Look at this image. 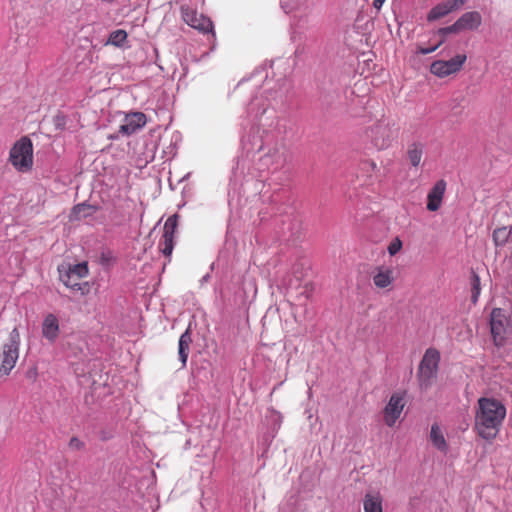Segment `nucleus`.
<instances>
[{"label": "nucleus", "mask_w": 512, "mask_h": 512, "mask_svg": "<svg viewBox=\"0 0 512 512\" xmlns=\"http://www.w3.org/2000/svg\"><path fill=\"white\" fill-rule=\"evenodd\" d=\"M443 43H444V40L440 39V41L436 45H434L432 47H429V48H423L421 46H418L416 52L419 53V54H422V55H426V54L434 52Z\"/></svg>", "instance_id": "c756f323"}, {"label": "nucleus", "mask_w": 512, "mask_h": 512, "mask_svg": "<svg viewBox=\"0 0 512 512\" xmlns=\"http://www.w3.org/2000/svg\"><path fill=\"white\" fill-rule=\"evenodd\" d=\"M440 359V352L436 348H428L425 351L418 368L438 371Z\"/></svg>", "instance_id": "2eb2a0df"}, {"label": "nucleus", "mask_w": 512, "mask_h": 512, "mask_svg": "<svg viewBox=\"0 0 512 512\" xmlns=\"http://www.w3.org/2000/svg\"><path fill=\"white\" fill-rule=\"evenodd\" d=\"M146 123V116L142 112H133L127 114L123 123L119 127V132L123 135L129 136L135 133L138 129L142 128Z\"/></svg>", "instance_id": "f8f14e48"}, {"label": "nucleus", "mask_w": 512, "mask_h": 512, "mask_svg": "<svg viewBox=\"0 0 512 512\" xmlns=\"http://www.w3.org/2000/svg\"><path fill=\"white\" fill-rule=\"evenodd\" d=\"M511 235V229L507 227H500L493 232V241L496 246H503L507 243Z\"/></svg>", "instance_id": "5701e85b"}, {"label": "nucleus", "mask_w": 512, "mask_h": 512, "mask_svg": "<svg viewBox=\"0 0 512 512\" xmlns=\"http://www.w3.org/2000/svg\"><path fill=\"white\" fill-rule=\"evenodd\" d=\"M430 441L433 444L435 448H437L439 451L446 453L448 450V445L446 442V439L444 437V434L440 428V426L437 423H434L431 426L430 430Z\"/></svg>", "instance_id": "6ab92c4d"}, {"label": "nucleus", "mask_w": 512, "mask_h": 512, "mask_svg": "<svg viewBox=\"0 0 512 512\" xmlns=\"http://www.w3.org/2000/svg\"><path fill=\"white\" fill-rule=\"evenodd\" d=\"M458 32H460V30H459V27L457 26V23L455 22L451 26L440 28L437 31V34L440 35L441 39H443L445 41L446 35L451 34V33H458Z\"/></svg>", "instance_id": "cd10ccee"}, {"label": "nucleus", "mask_w": 512, "mask_h": 512, "mask_svg": "<svg viewBox=\"0 0 512 512\" xmlns=\"http://www.w3.org/2000/svg\"><path fill=\"white\" fill-rule=\"evenodd\" d=\"M424 145L420 142L411 143L407 148V158L413 167H418L422 161Z\"/></svg>", "instance_id": "4be33fe9"}, {"label": "nucleus", "mask_w": 512, "mask_h": 512, "mask_svg": "<svg viewBox=\"0 0 512 512\" xmlns=\"http://www.w3.org/2000/svg\"><path fill=\"white\" fill-rule=\"evenodd\" d=\"M509 326L507 313L501 308H494L490 314V328L496 346L504 344Z\"/></svg>", "instance_id": "39448f33"}, {"label": "nucleus", "mask_w": 512, "mask_h": 512, "mask_svg": "<svg viewBox=\"0 0 512 512\" xmlns=\"http://www.w3.org/2000/svg\"><path fill=\"white\" fill-rule=\"evenodd\" d=\"M175 238L162 235L158 248L165 257H170L174 249Z\"/></svg>", "instance_id": "a878e982"}, {"label": "nucleus", "mask_w": 512, "mask_h": 512, "mask_svg": "<svg viewBox=\"0 0 512 512\" xmlns=\"http://www.w3.org/2000/svg\"><path fill=\"white\" fill-rule=\"evenodd\" d=\"M178 218L179 216L177 214H173L172 216L167 218L163 227L164 236L175 238V233L178 226Z\"/></svg>", "instance_id": "393cba45"}, {"label": "nucleus", "mask_w": 512, "mask_h": 512, "mask_svg": "<svg viewBox=\"0 0 512 512\" xmlns=\"http://www.w3.org/2000/svg\"><path fill=\"white\" fill-rule=\"evenodd\" d=\"M20 333L15 327L9 333L7 342L2 346L0 353V375L7 376L15 367L19 358Z\"/></svg>", "instance_id": "20e7f679"}, {"label": "nucleus", "mask_w": 512, "mask_h": 512, "mask_svg": "<svg viewBox=\"0 0 512 512\" xmlns=\"http://www.w3.org/2000/svg\"><path fill=\"white\" fill-rule=\"evenodd\" d=\"M446 191V182L444 180H438L434 186L430 189L427 195V210L435 212L439 210L442 205L444 194Z\"/></svg>", "instance_id": "ddd939ff"}, {"label": "nucleus", "mask_w": 512, "mask_h": 512, "mask_svg": "<svg viewBox=\"0 0 512 512\" xmlns=\"http://www.w3.org/2000/svg\"><path fill=\"white\" fill-rule=\"evenodd\" d=\"M191 342H192L191 333L189 330H186L180 336L179 343H178L179 359H180L183 367L186 366V363H187Z\"/></svg>", "instance_id": "412c9836"}, {"label": "nucleus", "mask_w": 512, "mask_h": 512, "mask_svg": "<svg viewBox=\"0 0 512 512\" xmlns=\"http://www.w3.org/2000/svg\"><path fill=\"white\" fill-rule=\"evenodd\" d=\"M438 371L428 369H417V381L419 389L423 392L429 390L437 379Z\"/></svg>", "instance_id": "dca6fc26"}, {"label": "nucleus", "mask_w": 512, "mask_h": 512, "mask_svg": "<svg viewBox=\"0 0 512 512\" xmlns=\"http://www.w3.org/2000/svg\"><path fill=\"white\" fill-rule=\"evenodd\" d=\"M369 136L374 145L382 150L387 148L392 141L393 133L391 128L384 123H376L369 130Z\"/></svg>", "instance_id": "9d476101"}, {"label": "nucleus", "mask_w": 512, "mask_h": 512, "mask_svg": "<svg viewBox=\"0 0 512 512\" xmlns=\"http://www.w3.org/2000/svg\"><path fill=\"white\" fill-rule=\"evenodd\" d=\"M382 502L380 493H366L363 499L364 512H383Z\"/></svg>", "instance_id": "f3484780"}, {"label": "nucleus", "mask_w": 512, "mask_h": 512, "mask_svg": "<svg viewBox=\"0 0 512 512\" xmlns=\"http://www.w3.org/2000/svg\"><path fill=\"white\" fill-rule=\"evenodd\" d=\"M33 144L29 137L17 140L9 151V163L19 173H28L33 168Z\"/></svg>", "instance_id": "7ed1b4c3"}, {"label": "nucleus", "mask_w": 512, "mask_h": 512, "mask_svg": "<svg viewBox=\"0 0 512 512\" xmlns=\"http://www.w3.org/2000/svg\"><path fill=\"white\" fill-rule=\"evenodd\" d=\"M386 0H374L373 6L375 9L380 10Z\"/></svg>", "instance_id": "473e14b6"}, {"label": "nucleus", "mask_w": 512, "mask_h": 512, "mask_svg": "<svg viewBox=\"0 0 512 512\" xmlns=\"http://www.w3.org/2000/svg\"><path fill=\"white\" fill-rule=\"evenodd\" d=\"M97 209H98L97 206L90 205L87 203L77 204L76 206L73 207V209L71 211L70 219L71 220L85 219L87 217L94 215L96 213Z\"/></svg>", "instance_id": "aec40b11"}, {"label": "nucleus", "mask_w": 512, "mask_h": 512, "mask_svg": "<svg viewBox=\"0 0 512 512\" xmlns=\"http://www.w3.org/2000/svg\"><path fill=\"white\" fill-rule=\"evenodd\" d=\"M402 248V241L396 237L395 239H393L389 246H388V253L391 255V256H394L396 255Z\"/></svg>", "instance_id": "c85d7f7f"}, {"label": "nucleus", "mask_w": 512, "mask_h": 512, "mask_svg": "<svg viewBox=\"0 0 512 512\" xmlns=\"http://www.w3.org/2000/svg\"><path fill=\"white\" fill-rule=\"evenodd\" d=\"M68 445L73 450H81L84 448V443L77 437H72Z\"/></svg>", "instance_id": "7c9ffc66"}, {"label": "nucleus", "mask_w": 512, "mask_h": 512, "mask_svg": "<svg viewBox=\"0 0 512 512\" xmlns=\"http://www.w3.org/2000/svg\"><path fill=\"white\" fill-rule=\"evenodd\" d=\"M127 32L123 29H118L110 33L106 44H110L116 47H121L127 40Z\"/></svg>", "instance_id": "b1692460"}, {"label": "nucleus", "mask_w": 512, "mask_h": 512, "mask_svg": "<svg viewBox=\"0 0 512 512\" xmlns=\"http://www.w3.org/2000/svg\"><path fill=\"white\" fill-rule=\"evenodd\" d=\"M455 10H457V9L453 6V4L449 0H447L445 2L437 4L435 7H433L427 15V20L430 22L438 20L440 18L445 17L446 15H448L449 13H451Z\"/></svg>", "instance_id": "a211bd4d"}, {"label": "nucleus", "mask_w": 512, "mask_h": 512, "mask_svg": "<svg viewBox=\"0 0 512 512\" xmlns=\"http://www.w3.org/2000/svg\"><path fill=\"white\" fill-rule=\"evenodd\" d=\"M507 410L493 397H480L475 406L473 430L478 437L493 442L500 433Z\"/></svg>", "instance_id": "f257e3e1"}, {"label": "nucleus", "mask_w": 512, "mask_h": 512, "mask_svg": "<svg viewBox=\"0 0 512 512\" xmlns=\"http://www.w3.org/2000/svg\"><path fill=\"white\" fill-rule=\"evenodd\" d=\"M60 281L71 291L85 296L90 292L91 286L87 281H83L89 274L86 262L68 266L67 269L59 267Z\"/></svg>", "instance_id": "f03ea898"}, {"label": "nucleus", "mask_w": 512, "mask_h": 512, "mask_svg": "<svg viewBox=\"0 0 512 512\" xmlns=\"http://www.w3.org/2000/svg\"><path fill=\"white\" fill-rule=\"evenodd\" d=\"M459 30H475L482 23V17L479 12L471 11L464 13L457 21Z\"/></svg>", "instance_id": "4468645a"}, {"label": "nucleus", "mask_w": 512, "mask_h": 512, "mask_svg": "<svg viewBox=\"0 0 512 512\" xmlns=\"http://www.w3.org/2000/svg\"><path fill=\"white\" fill-rule=\"evenodd\" d=\"M42 337L49 343H55L60 334V324L58 317L53 313L45 315L41 325Z\"/></svg>", "instance_id": "9b49d317"}, {"label": "nucleus", "mask_w": 512, "mask_h": 512, "mask_svg": "<svg viewBox=\"0 0 512 512\" xmlns=\"http://www.w3.org/2000/svg\"><path fill=\"white\" fill-rule=\"evenodd\" d=\"M471 291V300L475 304L478 301L481 292L480 277L475 272H473L471 276Z\"/></svg>", "instance_id": "bb28decb"}, {"label": "nucleus", "mask_w": 512, "mask_h": 512, "mask_svg": "<svg viewBox=\"0 0 512 512\" xmlns=\"http://www.w3.org/2000/svg\"><path fill=\"white\" fill-rule=\"evenodd\" d=\"M405 405V392H395L391 395L383 409V420L388 427H393L396 424Z\"/></svg>", "instance_id": "6e6552de"}, {"label": "nucleus", "mask_w": 512, "mask_h": 512, "mask_svg": "<svg viewBox=\"0 0 512 512\" xmlns=\"http://www.w3.org/2000/svg\"><path fill=\"white\" fill-rule=\"evenodd\" d=\"M180 11L182 19L187 25L203 34L211 33L213 37L215 36L213 23L210 18L203 14H199L196 9L188 5H182Z\"/></svg>", "instance_id": "423d86ee"}, {"label": "nucleus", "mask_w": 512, "mask_h": 512, "mask_svg": "<svg viewBox=\"0 0 512 512\" xmlns=\"http://www.w3.org/2000/svg\"><path fill=\"white\" fill-rule=\"evenodd\" d=\"M466 60V54H457L449 60H435L430 65V72L439 78H445L458 73Z\"/></svg>", "instance_id": "0eeeda50"}, {"label": "nucleus", "mask_w": 512, "mask_h": 512, "mask_svg": "<svg viewBox=\"0 0 512 512\" xmlns=\"http://www.w3.org/2000/svg\"><path fill=\"white\" fill-rule=\"evenodd\" d=\"M449 1L453 4V6L456 9L461 8L466 2V0H449Z\"/></svg>", "instance_id": "2f4dec72"}, {"label": "nucleus", "mask_w": 512, "mask_h": 512, "mask_svg": "<svg viewBox=\"0 0 512 512\" xmlns=\"http://www.w3.org/2000/svg\"><path fill=\"white\" fill-rule=\"evenodd\" d=\"M372 281L377 289L392 291L396 281L395 271L391 267L377 266L372 272Z\"/></svg>", "instance_id": "1a4fd4ad"}]
</instances>
